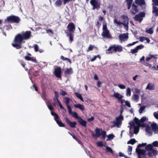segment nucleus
<instances>
[{
  "instance_id": "obj_1",
  "label": "nucleus",
  "mask_w": 158,
  "mask_h": 158,
  "mask_svg": "<svg viewBox=\"0 0 158 158\" xmlns=\"http://www.w3.org/2000/svg\"><path fill=\"white\" fill-rule=\"evenodd\" d=\"M24 40L21 34H18L15 37L13 42L12 45L17 49H19L22 48V44Z\"/></svg>"
},
{
  "instance_id": "obj_2",
  "label": "nucleus",
  "mask_w": 158,
  "mask_h": 158,
  "mask_svg": "<svg viewBox=\"0 0 158 158\" xmlns=\"http://www.w3.org/2000/svg\"><path fill=\"white\" fill-rule=\"evenodd\" d=\"M20 21V19L19 17L13 15L7 17L6 20H5L6 22L8 23H19Z\"/></svg>"
},
{
  "instance_id": "obj_3",
  "label": "nucleus",
  "mask_w": 158,
  "mask_h": 158,
  "mask_svg": "<svg viewBox=\"0 0 158 158\" xmlns=\"http://www.w3.org/2000/svg\"><path fill=\"white\" fill-rule=\"evenodd\" d=\"M145 16V13L144 12H140L139 14L136 15L134 19L135 21H139L140 23L141 22L143 19V17Z\"/></svg>"
},
{
  "instance_id": "obj_4",
  "label": "nucleus",
  "mask_w": 158,
  "mask_h": 158,
  "mask_svg": "<svg viewBox=\"0 0 158 158\" xmlns=\"http://www.w3.org/2000/svg\"><path fill=\"white\" fill-rule=\"evenodd\" d=\"M90 3L93 6V9L98 10L100 8V3L98 2L97 0H91Z\"/></svg>"
},
{
  "instance_id": "obj_5",
  "label": "nucleus",
  "mask_w": 158,
  "mask_h": 158,
  "mask_svg": "<svg viewBox=\"0 0 158 158\" xmlns=\"http://www.w3.org/2000/svg\"><path fill=\"white\" fill-rule=\"evenodd\" d=\"M114 23L115 25H120L122 24L124 27L125 29L127 31L128 30L129 27V23H120V21H117V19L116 18L114 19Z\"/></svg>"
},
{
  "instance_id": "obj_6",
  "label": "nucleus",
  "mask_w": 158,
  "mask_h": 158,
  "mask_svg": "<svg viewBox=\"0 0 158 158\" xmlns=\"http://www.w3.org/2000/svg\"><path fill=\"white\" fill-rule=\"evenodd\" d=\"M54 74L55 76L58 78L61 77V69L60 67H57L54 70Z\"/></svg>"
},
{
  "instance_id": "obj_7",
  "label": "nucleus",
  "mask_w": 158,
  "mask_h": 158,
  "mask_svg": "<svg viewBox=\"0 0 158 158\" xmlns=\"http://www.w3.org/2000/svg\"><path fill=\"white\" fill-rule=\"evenodd\" d=\"M31 31H26L25 32H23L21 35L24 39L25 40L29 39L31 35Z\"/></svg>"
},
{
  "instance_id": "obj_8",
  "label": "nucleus",
  "mask_w": 158,
  "mask_h": 158,
  "mask_svg": "<svg viewBox=\"0 0 158 158\" xmlns=\"http://www.w3.org/2000/svg\"><path fill=\"white\" fill-rule=\"evenodd\" d=\"M138 7V6L136 5L134 3L132 4V8L130 10V12L132 14L134 15L139 11Z\"/></svg>"
},
{
  "instance_id": "obj_9",
  "label": "nucleus",
  "mask_w": 158,
  "mask_h": 158,
  "mask_svg": "<svg viewBox=\"0 0 158 158\" xmlns=\"http://www.w3.org/2000/svg\"><path fill=\"white\" fill-rule=\"evenodd\" d=\"M67 27L68 31H69V32H74L75 29V27L73 23H69L67 26Z\"/></svg>"
},
{
  "instance_id": "obj_10",
  "label": "nucleus",
  "mask_w": 158,
  "mask_h": 158,
  "mask_svg": "<svg viewBox=\"0 0 158 158\" xmlns=\"http://www.w3.org/2000/svg\"><path fill=\"white\" fill-rule=\"evenodd\" d=\"M65 121L66 123L70 126V127L72 128L75 127V126L77 124L76 122H72L71 121L68 117H66L65 118Z\"/></svg>"
},
{
  "instance_id": "obj_11",
  "label": "nucleus",
  "mask_w": 158,
  "mask_h": 158,
  "mask_svg": "<svg viewBox=\"0 0 158 158\" xmlns=\"http://www.w3.org/2000/svg\"><path fill=\"white\" fill-rule=\"evenodd\" d=\"M102 35L104 38H106L111 39L112 36L110 34V32L109 30L103 31L102 33Z\"/></svg>"
},
{
  "instance_id": "obj_12",
  "label": "nucleus",
  "mask_w": 158,
  "mask_h": 158,
  "mask_svg": "<svg viewBox=\"0 0 158 158\" xmlns=\"http://www.w3.org/2000/svg\"><path fill=\"white\" fill-rule=\"evenodd\" d=\"M78 122L80 124L84 127H86L87 122L85 120H84L81 117H79L78 119Z\"/></svg>"
},
{
  "instance_id": "obj_13",
  "label": "nucleus",
  "mask_w": 158,
  "mask_h": 158,
  "mask_svg": "<svg viewBox=\"0 0 158 158\" xmlns=\"http://www.w3.org/2000/svg\"><path fill=\"white\" fill-rule=\"evenodd\" d=\"M115 45H111L109 47V48L106 50V53L109 54L112 53L113 52H114Z\"/></svg>"
},
{
  "instance_id": "obj_14",
  "label": "nucleus",
  "mask_w": 158,
  "mask_h": 158,
  "mask_svg": "<svg viewBox=\"0 0 158 158\" xmlns=\"http://www.w3.org/2000/svg\"><path fill=\"white\" fill-rule=\"evenodd\" d=\"M95 134H92V135L94 137H96L98 138L100 137V136L101 135L102 133H100V129L97 128L95 129Z\"/></svg>"
},
{
  "instance_id": "obj_15",
  "label": "nucleus",
  "mask_w": 158,
  "mask_h": 158,
  "mask_svg": "<svg viewBox=\"0 0 158 158\" xmlns=\"http://www.w3.org/2000/svg\"><path fill=\"white\" fill-rule=\"evenodd\" d=\"M128 38V36L127 33H123V34H120L119 36V38L121 41L124 40L125 39H127Z\"/></svg>"
},
{
  "instance_id": "obj_16",
  "label": "nucleus",
  "mask_w": 158,
  "mask_h": 158,
  "mask_svg": "<svg viewBox=\"0 0 158 158\" xmlns=\"http://www.w3.org/2000/svg\"><path fill=\"white\" fill-rule=\"evenodd\" d=\"M121 17L123 20V22H120V23H129V19L127 16L125 15H121Z\"/></svg>"
},
{
  "instance_id": "obj_17",
  "label": "nucleus",
  "mask_w": 158,
  "mask_h": 158,
  "mask_svg": "<svg viewBox=\"0 0 158 158\" xmlns=\"http://www.w3.org/2000/svg\"><path fill=\"white\" fill-rule=\"evenodd\" d=\"M67 34V36L69 37V41L70 43H71L73 40L74 35L72 32H66Z\"/></svg>"
},
{
  "instance_id": "obj_18",
  "label": "nucleus",
  "mask_w": 158,
  "mask_h": 158,
  "mask_svg": "<svg viewBox=\"0 0 158 158\" xmlns=\"http://www.w3.org/2000/svg\"><path fill=\"white\" fill-rule=\"evenodd\" d=\"M74 107L76 108L79 109L81 111H83L85 110V107L83 105L80 104H74Z\"/></svg>"
},
{
  "instance_id": "obj_19",
  "label": "nucleus",
  "mask_w": 158,
  "mask_h": 158,
  "mask_svg": "<svg viewBox=\"0 0 158 158\" xmlns=\"http://www.w3.org/2000/svg\"><path fill=\"white\" fill-rule=\"evenodd\" d=\"M113 96L115 98L118 99V100L122 99L123 97L121 94L118 93H114Z\"/></svg>"
},
{
  "instance_id": "obj_20",
  "label": "nucleus",
  "mask_w": 158,
  "mask_h": 158,
  "mask_svg": "<svg viewBox=\"0 0 158 158\" xmlns=\"http://www.w3.org/2000/svg\"><path fill=\"white\" fill-rule=\"evenodd\" d=\"M73 73V71L72 68L66 69L64 72L65 75L72 74Z\"/></svg>"
},
{
  "instance_id": "obj_21",
  "label": "nucleus",
  "mask_w": 158,
  "mask_h": 158,
  "mask_svg": "<svg viewBox=\"0 0 158 158\" xmlns=\"http://www.w3.org/2000/svg\"><path fill=\"white\" fill-rule=\"evenodd\" d=\"M111 123H113L114 125L113 126L111 127V128H113V127H114L115 126H117L118 127H119V125H121L122 123V122H120L119 121L116 122L115 121H111Z\"/></svg>"
},
{
  "instance_id": "obj_22",
  "label": "nucleus",
  "mask_w": 158,
  "mask_h": 158,
  "mask_svg": "<svg viewBox=\"0 0 158 158\" xmlns=\"http://www.w3.org/2000/svg\"><path fill=\"white\" fill-rule=\"evenodd\" d=\"M146 89H148L150 90H153L155 89V85L154 84L151 83H148L146 88Z\"/></svg>"
},
{
  "instance_id": "obj_23",
  "label": "nucleus",
  "mask_w": 158,
  "mask_h": 158,
  "mask_svg": "<svg viewBox=\"0 0 158 158\" xmlns=\"http://www.w3.org/2000/svg\"><path fill=\"white\" fill-rule=\"evenodd\" d=\"M135 2L136 4L139 6H142L145 4L144 0H135Z\"/></svg>"
},
{
  "instance_id": "obj_24",
  "label": "nucleus",
  "mask_w": 158,
  "mask_h": 158,
  "mask_svg": "<svg viewBox=\"0 0 158 158\" xmlns=\"http://www.w3.org/2000/svg\"><path fill=\"white\" fill-rule=\"evenodd\" d=\"M114 52H116L118 51V52H121L123 50L122 47L119 45L115 46V45Z\"/></svg>"
},
{
  "instance_id": "obj_25",
  "label": "nucleus",
  "mask_w": 158,
  "mask_h": 158,
  "mask_svg": "<svg viewBox=\"0 0 158 158\" xmlns=\"http://www.w3.org/2000/svg\"><path fill=\"white\" fill-rule=\"evenodd\" d=\"M152 13L154 14L156 17L158 16V8L156 6L153 7Z\"/></svg>"
},
{
  "instance_id": "obj_26",
  "label": "nucleus",
  "mask_w": 158,
  "mask_h": 158,
  "mask_svg": "<svg viewBox=\"0 0 158 158\" xmlns=\"http://www.w3.org/2000/svg\"><path fill=\"white\" fill-rule=\"evenodd\" d=\"M127 2V9L129 10L131 7L133 0H126Z\"/></svg>"
},
{
  "instance_id": "obj_27",
  "label": "nucleus",
  "mask_w": 158,
  "mask_h": 158,
  "mask_svg": "<svg viewBox=\"0 0 158 158\" xmlns=\"http://www.w3.org/2000/svg\"><path fill=\"white\" fill-rule=\"evenodd\" d=\"M74 94L77 97L79 98L82 101H84L83 98L81 94L77 92H75Z\"/></svg>"
},
{
  "instance_id": "obj_28",
  "label": "nucleus",
  "mask_w": 158,
  "mask_h": 158,
  "mask_svg": "<svg viewBox=\"0 0 158 158\" xmlns=\"http://www.w3.org/2000/svg\"><path fill=\"white\" fill-rule=\"evenodd\" d=\"M134 120L135 123L137 125V126L139 127L140 126V124L141 122L140 121V120H139L138 118L135 117Z\"/></svg>"
},
{
  "instance_id": "obj_29",
  "label": "nucleus",
  "mask_w": 158,
  "mask_h": 158,
  "mask_svg": "<svg viewBox=\"0 0 158 158\" xmlns=\"http://www.w3.org/2000/svg\"><path fill=\"white\" fill-rule=\"evenodd\" d=\"M60 58L61 59L63 60H67L68 62L70 64H71L72 63L71 60L70 59L66 57H65L64 56H60Z\"/></svg>"
},
{
  "instance_id": "obj_30",
  "label": "nucleus",
  "mask_w": 158,
  "mask_h": 158,
  "mask_svg": "<svg viewBox=\"0 0 158 158\" xmlns=\"http://www.w3.org/2000/svg\"><path fill=\"white\" fill-rule=\"evenodd\" d=\"M151 126L153 130H158V126H157V125L156 123H152L151 125Z\"/></svg>"
},
{
  "instance_id": "obj_31",
  "label": "nucleus",
  "mask_w": 158,
  "mask_h": 158,
  "mask_svg": "<svg viewBox=\"0 0 158 158\" xmlns=\"http://www.w3.org/2000/svg\"><path fill=\"white\" fill-rule=\"evenodd\" d=\"M70 98H69L65 97L63 98V100L66 105L69 104Z\"/></svg>"
},
{
  "instance_id": "obj_32",
  "label": "nucleus",
  "mask_w": 158,
  "mask_h": 158,
  "mask_svg": "<svg viewBox=\"0 0 158 158\" xmlns=\"http://www.w3.org/2000/svg\"><path fill=\"white\" fill-rule=\"evenodd\" d=\"M153 148L151 144L147 145L145 147V149L146 151L151 150Z\"/></svg>"
},
{
  "instance_id": "obj_33",
  "label": "nucleus",
  "mask_w": 158,
  "mask_h": 158,
  "mask_svg": "<svg viewBox=\"0 0 158 158\" xmlns=\"http://www.w3.org/2000/svg\"><path fill=\"white\" fill-rule=\"evenodd\" d=\"M146 32L150 34H152L153 33V27H150L149 29L146 30Z\"/></svg>"
},
{
  "instance_id": "obj_34",
  "label": "nucleus",
  "mask_w": 158,
  "mask_h": 158,
  "mask_svg": "<svg viewBox=\"0 0 158 158\" xmlns=\"http://www.w3.org/2000/svg\"><path fill=\"white\" fill-rule=\"evenodd\" d=\"M136 142L135 139H132L127 142V143L128 144H131L133 145Z\"/></svg>"
},
{
  "instance_id": "obj_35",
  "label": "nucleus",
  "mask_w": 158,
  "mask_h": 158,
  "mask_svg": "<svg viewBox=\"0 0 158 158\" xmlns=\"http://www.w3.org/2000/svg\"><path fill=\"white\" fill-rule=\"evenodd\" d=\"M134 128V133L135 134H137L139 130V127L137 126H135Z\"/></svg>"
},
{
  "instance_id": "obj_36",
  "label": "nucleus",
  "mask_w": 158,
  "mask_h": 158,
  "mask_svg": "<svg viewBox=\"0 0 158 158\" xmlns=\"http://www.w3.org/2000/svg\"><path fill=\"white\" fill-rule=\"evenodd\" d=\"M106 152H109L112 154L113 153V151L112 148L108 146L106 147Z\"/></svg>"
},
{
  "instance_id": "obj_37",
  "label": "nucleus",
  "mask_w": 158,
  "mask_h": 158,
  "mask_svg": "<svg viewBox=\"0 0 158 158\" xmlns=\"http://www.w3.org/2000/svg\"><path fill=\"white\" fill-rule=\"evenodd\" d=\"M139 98V95L136 94H134L132 96V98L133 100L138 101Z\"/></svg>"
},
{
  "instance_id": "obj_38",
  "label": "nucleus",
  "mask_w": 158,
  "mask_h": 158,
  "mask_svg": "<svg viewBox=\"0 0 158 158\" xmlns=\"http://www.w3.org/2000/svg\"><path fill=\"white\" fill-rule=\"evenodd\" d=\"M71 114H71V115L73 117L77 119L79 118L80 117L78 116L77 113L76 112H73Z\"/></svg>"
},
{
  "instance_id": "obj_39",
  "label": "nucleus",
  "mask_w": 158,
  "mask_h": 158,
  "mask_svg": "<svg viewBox=\"0 0 158 158\" xmlns=\"http://www.w3.org/2000/svg\"><path fill=\"white\" fill-rule=\"evenodd\" d=\"M108 139H106L107 141L109 140L113 139L114 136L113 134H110L109 135L107 136Z\"/></svg>"
},
{
  "instance_id": "obj_40",
  "label": "nucleus",
  "mask_w": 158,
  "mask_h": 158,
  "mask_svg": "<svg viewBox=\"0 0 158 158\" xmlns=\"http://www.w3.org/2000/svg\"><path fill=\"white\" fill-rule=\"evenodd\" d=\"M41 96L44 100H47V95L46 94V92L45 91H43L42 92Z\"/></svg>"
},
{
  "instance_id": "obj_41",
  "label": "nucleus",
  "mask_w": 158,
  "mask_h": 158,
  "mask_svg": "<svg viewBox=\"0 0 158 158\" xmlns=\"http://www.w3.org/2000/svg\"><path fill=\"white\" fill-rule=\"evenodd\" d=\"M62 2L61 0H57L55 3V5L57 6H60L61 5Z\"/></svg>"
},
{
  "instance_id": "obj_42",
  "label": "nucleus",
  "mask_w": 158,
  "mask_h": 158,
  "mask_svg": "<svg viewBox=\"0 0 158 158\" xmlns=\"http://www.w3.org/2000/svg\"><path fill=\"white\" fill-rule=\"evenodd\" d=\"M59 126L62 127H65V125L61 121H59L56 123Z\"/></svg>"
},
{
  "instance_id": "obj_43",
  "label": "nucleus",
  "mask_w": 158,
  "mask_h": 158,
  "mask_svg": "<svg viewBox=\"0 0 158 158\" xmlns=\"http://www.w3.org/2000/svg\"><path fill=\"white\" fill-rule=\"evenodd\" d=\"M94 46L92 44L89 45V47L88 48V49L86 50L87 52H89V51H92L93 50Z\"/></svg>"
},
{
  "instance_id": "obj_44",
  "label": "nucleus",
  "mask_w": 158,
  "mask_h": 158,
  "mask_svg": "<svg viewBox=\"0 0 158 158\" xmlns=\"http://www.w3.org/2000/svg\"><path fill=\"white\" fill-rule=\"evenodd\" d=\"M123 116L122 115H120L119 116L117 117L116 118V121H119L120 122H122L121 121L123 120Z\"/></svg>"
},
{
  "instance_id": "obj_45",
  "label": "nucleus",
  "mask_w": 158,
  "mask_h": 158,
  "mask_svg": "<svg viewBox=\"0 0 158 158\" xmlns=\"http://www.w3.org/2000/svg\"><path fill=\"white\" fill-rule=\"evenodd\" d=\"M126 95L128 96H130L131 95V91L130 89L127 88L126 90Z\"/></svg>"
},
{
  "instance_id": "obj_46",
  "label": "nucleus",
  "mask_w": 158,
  "mask_h": 158,
  "mask_svg": "<svg viewBox=\"0 0 158 158\" xmlns=\"http://www.w3.org/2000/svg\"><path fill=\"white\" fill-rule=\"evenodd\" d=\"M97 58H98L99 59L101 58V56L99 55H97V56H94V57L91 59L90 61L91 62H93Z\"/></svg>"
},
{
  "instance_id": "obj_47",
  "label": "nucleus",
  "mask_w": 158,
  "mask_h": 158,
  "mask_svg": "<svg viewBox=\"0 0 158 158\" xmlns=\"http://www.w3.org/2000/svg\"><path fill=\"white\" fill-rule=\"evenodd\" d=\"M54 94H55V98H54L53 99V100L54 101H55L56 100L58 99V98L59 97V95L58 94V93L57 91H54Z\"/></svg>"
},
{
  "instance_id": "obj_48",
  "label": "nucleus",
  "mask_w": 158,
  "mask_h": 158,
  "mask_svg": "<svg viewBox=\"0 0 158 158\" xmlns=\"http://www.w3.org/2000/svg\"><path fill=\"white\" fill-rule=\"evenodd\" d=\"M101 135H102V138L103 139H104L106 136V132L104 131H102Z\"/></svg>"
},
{
  "instance_id": "obj_49",
  "label": "nucleus",
  "mask_w": 158,
  "mask_h": 158,
  "mask_svg": "<svg viewBox=\"0 0 158 158\" xmlns=\"http://www.w3.org/2000/svg\"><path fill=\"white\" fill-rule=\"evenodd\" d=\"M145 106H142L140 108L139 112V113H141L145 109Z\"/></svg>"
},
{
  "instance_id": "obj_50",
  "label": "nucleus",
  "mask_w": 158,
  "mask_h": 158,
  "mask_svg": "<svg viewBox=\"0 0 158 158\" xmlns=\"http://www.w3.org/2000/svg\"><path fill=\"white\" fill-rule=\"evenodd\" d=\"M138 51V50L136 47L134 49H132L131 50V52L133 54L137 52Z\"/></svg>"
},
{
  "instance_id": "obj_51",
  "label": "nucleus",
  "mask_w": 158,
  "mask_h": 158,
  "mask_svg": "<svg viewBox=\"0 0 158 158\" xmlns=\"http://www.w3.org/2000/svg\"><path fill=\"white\" fill-rule=\"evenodd\" d=\"M144 47V46L142 44H141L139 45H138L136 47V48L138 50L139 49H141Z\"/></svg>"
},
{
  "instance_id": "obj_52",
  "label": "nucleus",
  "mask_w": 158,
  "mask_h": 158,
  "mask_svg": "<svg viewBox=\"0 0 158 158\" xmlns=\"http://www.w3.org/2000/svg\"><path fill=\"white\" fill-rule=\"evenodd\" d=\"M147 118L146 117L143 116L142 117L140 120L141 123H143L146 120Z\"/></svg>"
},
{
  "instance_id": "obj_53",
  "label": "nucleus",
  "mask_w": 158,
  "mask_h": 158,
  "mask_svg": "<svg viewBox=\"0 0 158 158\" xmlns=\"http://www.w3.org/2000/svg\"><path fill=\"white\" fill-rule=\"evenodd\" d=\"M60 91H61L60 94L63 96H64L67 94V93L63 90L61 89Z\"/></svg>"
},
{
  "instance_id": "obj_54",
  "label": "nucleus",
  "mask_w": 158,
  "mask_h": 158,
  "mask_svg": "<svg viewBox=\"0 0 158 158\" xmlns=\"http://www.w3.org/2000/svg\"><path fill=\"white\" fill-rule=\"evenodd\" d=\"M19 62L23 67V68H25V63L22 60H19Z\"/></svg>"
},
{
  "instance_id": "obj_55",
  "label": "nucleus",
  "mask_w": 158,
  "mask_h": 158,
  "mask_svg": "<svg viewBox=\"0 0 158 158\" xmlns=\"http://www.w3.org/2000/svg\"><path fill=\"white\" fill-rule=\"evenodd\" d=\"M34 50L35 52L38 51V46L37 44H35L34 45Z\"/></svg>"
},
{
  "instance_id": "obj_56",
  "label": "nucleus",
  "mask_w": 158,
  "mask_h": 158,
  "mask_svg": "<svg viewBox=\"0 0 158 158\" xmlns=\"http://www.w3.org/2000/svg\"><path fill=\"white\" fill-rule=\"evenodd\" d=\"M102 30H108V29L107 28V25L106 24L103 25L102 27Z\"/></svg>"
},
{
  "instance_id": "obj_57",
  "label": "nucleus",
  "mask_w": 158,
  "mask_h": 158,
  "mask_svg": "<svg viewBox=\"0 0 158 158\" xmlns=\"http://www.w3.org/2000/svg\"><path fill=\"white\" fill-rule=\"evenodd\" d=\"M146 143L139 144L137 146V148H140L142 147H144L146 145Z\"/></svg>"
},
{
  "instance_id": "obj_58",
  "label": "nucleus",
  "mask_w": 158,
  "mask_h": 158,
  "mask_svg": "<svg viewBox=\"0 0 158 158\" xmlns=\"http://www.w3.org/2000/svg\"><path fill=\"white\" fill-rule=\"evenodd\" d=\"M54 117V120L57 123V121H58L59 119H60L59 116L58 114L56 115Z\"/></svg>"
},
{
  "instance_id": "obj_59",
  "label": "nucleus",
  "mask_w": 158,
  "mask_h": 158,
  "mask_svg": "<svg viewBox=\"0 0 158 158\" xmlns=\"http://www.w3.org/2000/svg\"><path fill=\"white\" fill-rule=\"evenodd\" d=\"M118 87L121 89H123L126 88V86L124 85L120 84L118 85Z\"/></svg>"
},
{
  "instance_id": "obj_60",
  "label": "nucleus",
  "mask_w": 158,
  "mask_h": 158,
  "mask_svg": "<svg viewBox=\"0 0 158 158\" xmlns=\"http://www.w3.org/2000/svg\"><path fill=\"white\" fill-rule=\"evenodd\" d=\"M30 61H31L32 62H35V63H36L37 62V60L35 58H34L33 57H31V59L30 60Z\"/></svg>"
},
{
  "instance_id": "obj_61",
  "label": "nucleus",
  "mask_w": 158,
  "mask_h": 158,
  "mask_svg": "<svg viewBox=\"0 0 158 158\" xmlns=\"http://www.w3.org/2000/svg\"><path fill=\"white\" fill-rule=\"evenodd\" d=\"M154 147H158V141H155L154 142L152 143Z\"/></svg>"
},
{
  "instance_id": "obj_62",
  "label": "nucleus",
  "mask_w": 158,
  "mask_h": 158,
  "mask_svg": "<svg viewBox=\"0 0 158 158\" xmlns=\"http://www.w3.org/2000/svg\"><path fill=\"white\" fill-rule=\"evenodd\" d=\"M129 124L130 126V127H134L135 126H136L135 125V123L133 122L132 121V122H130L129 123Z\"/></svg>"
},
{
  "instance_id": "obj_63",
  "label": "nucleus",
  "mask_w": 158,
  "mask_h": 158,
  "mask_svg": "<svg viewBox=\"0 0 158 158\" xmlns=\"http://www.w3.org/2000/svg\"><path fill=\"white\" fill-rule=\"evenodd\" d=\"M125 102L126 105L128 107H131V105L130 103L128 101H125Z\"/></svg>"
},
{
  "instance_id": "obj_64",
  "label": "nucleus",
  "mask_w": 158,
  "mask_h": 158,
  "mask_svg": "<svg viewBox=\"0 0 158 158\" xmlns=\"http://www.w3.org/2000/svg\"><path fill=\"white\" fill-rule=\"evenodd\" d=\"M119 156L120 157H124L125 158H128L127 156L124 155V154L120 152L119 153Z\"/></svg>"
}]
</instances>
